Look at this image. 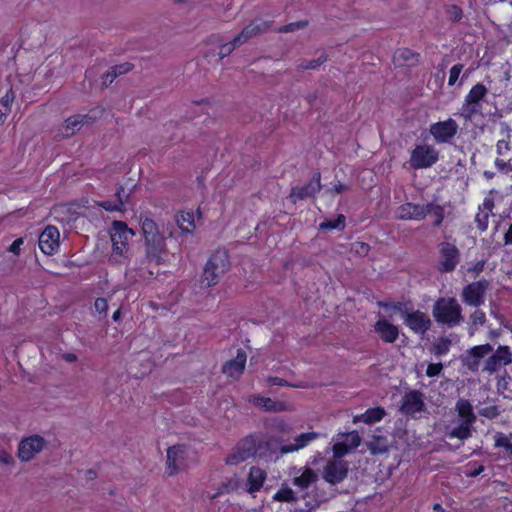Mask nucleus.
Returning <instances> with one entry per match:
<instances>
[{
    "mask_svg": "<svg viewBox=\"0 0 512 512\" xmlns=\"http://www.w3.org/2000/svg\"><path fill=\"white\" fill-rule=\"evenodd\" d=\"M141 229L145 239L146 256L150 262L160 264L166 249L164 236L159 232L158 225L149 217L141 220Z\"/></svg>",
    "mask_w": 512,
    "mask_h": 512,
    "instance_id": "f257e3e1",
    "label": "nucleus"
},
{
    "mask_svg": "<svg viewBox=\"0 0 512 512\" xmlns=\"http://www.w3.org/2000/svg\"><path fill=\"white\" fill-rule=\"evenodd\" d=\"M432 315L435 321L442 326L453 328L462 320V308L454 297H440L433 305Z\"/></svg>",
    "mask_w": 512,
    "mask_h": 512,
    "instance_id": "f03ea898",
    "label": "nucleus"
},
{
    "mask_svg": "<svg viewBox=\"0 0 512 512\" xmlns=\"http://www.w3.org/2000/svg\"><path fill=\"white\" fill-rule=\"evenodd\" d=\"M230 268L229 254L226 250H216L207 260L202 274V281L211 287L219 282V279Z\"/></svg>",
    "mask_w": 512,
    "mask_h": 512,
    "instance_id": "7ed1b4c3",
    "label": "nucleus"
},
{
    "mask_svg": "<svg viewBox=\"0 0 512 512\" xmlns=\"http://www.w3.org/2000/svg\"><path fill=\"white\" fill-rule=\"evenodd\" d=\"M258 450V438L252 433L240 439L232 452L225 458L227 465H237L256 456Z\"/></svg>",
    "mask_w": 512,
    "mask_h": 512,
    "instance_id": "20e7f679",
    "label": "nucleus"
},
{
    "mask_svg": "<svg viewBox=\"0 0 512 512\" xmlns=\"http://www.w3.org/2000/svg\"><path fill=\"white\" fill-rule=\"evenodd\" d=\"M439 160V152L434 146L417 144L410 153L409 167L413 170L427 169L435 165Z\"/></svg>",
    "mask_w": 512,
    "mask_h": 512,
    "instance_id": "39448f33",
    "label": "nucleus"
},
{
    "mask_svg": "<svg viewBox=\"0 0 512 512\" xmlns=\"http://www.w3.org/2000/svg\"><path fill=\"white\" fill-rule=\"evenodd\" d=\"M437 271L440 273L453 272L460 263V251L453 243L443 241L438 244Z\"/></svg>",
    "mask_w": 512,
    "mask_h": 512,
    "instance_id": "423d86ee",
    "label": "nucleus"
},
{
    "mask_svg": "<svg viewBox=\"0 0 512 512\" xmlns=\"http://www.w3.org/2000/svg\"><path fill=\"white\" fill-rule=\"evenodd\" d=\"M268 26L269 24L267 22H251L246 27H244L243 30L237 36H235L231 42L221 45L219 51L220 57L224 58L228 56L236 47L248 41V39H250L252 36L266 31Z\"/></svg>",
    "mask_w": 512,
    "mask_h": 512,
    "instance_id": "0eeeda50",
    "label": "nucleus"
},
{
    "mask_svg": "<svg viewBox=\"0 0 512 512\" xmlns=\"http://www.w3.org/2000/svg\"><path fill=\"white\" fill-rule=\"evenodd\" d=\"M490 286L487 279H480L469 283L463 288L462 300L469 306L480 307L485 302V294Z\"/></svg>",
    "mask_w": 512,
    "mask_h": 512,
    "instance_id": "6e6552de",
    "label": "nucleus"
},
{
    "mask_svg": "<svg viewBox=\"0 0 512 512\" xmlns=\"http://www.w3.org/2000/svg\"><path fill=\"white\" fill-rule=\"evenodd\" d=\"M322 189L321 173L315 172L309 182L304 185L293 186L288 196L291 203L296 204L300 200L315 197Z\"/></svg>",
    "mask_w": 512,
    "mask_h": 512,
    "instance_id": "1a4fd4ad",
    "label": "nucleus"
},
{
    "mask_svg": "<svg viewBox=\"0 0 512 512\" xmlns=\"http://www.w3.org/2000/svg\"><path fill=\"white\" fill-rule=\"evenodd\" d=\"M134 235L125 222L115 221L113 223V233L111 241L113 246V255L123 256L128 250V240Z\"/></svg>",
    "mask_w": 512,
    "mask_h": 512,
    "instance_id": "9d476101",
    "label": "nucleus"
},
{
    "mask_svg": "<svg viewBox=\"0 0 512 512\" xmlns=\"http://www.w3.org/2000/svg\"><path fill=\"white\" fill-rule=\"evenodd\" d=\"M348 474V464L341 460H329L323 467L322 477L331 484L341 483Z\"/></svg>",
    "mask_w": 512,
    "mask_h": 512,
    "instance_id": "9b49d317",
    "label": "nucleus"
},
{
    "mask_svg": "<svg viewBox=\"0 0 512 512\" xmlns=\"http://www.w3.org/2000/svg\"><path fill=\"white\" fill-rule=\"evenodd\" d=\"M38 245L45 255H53L60 246V233L57 227L48 225L39 235Z\"/></svg>",
    "mask_w": 512,
    "mask_h": 512,
    "instance_id": "f8f14e48",
    "label": "nucleus"
},
{
    "mask_svg": "<svg viewBox=\"0 0 512 512\" xmlns=\"http://www.w3.org/2000/svg\"><path fill=\"white\" fill-rule=\"evenodd\" d=\"M425 409V403L422 393L418 390H410L404 394L401 401L400 410L406 416H415Z\"/></svg>",
    "mask_w": 512,
    "mask_h": 512,
    "instance_id": "ddd939ff",
    "label": "nucleus"
},
{
    "mask_svg": "<svg viewBox=\"0 0 512 512\" xmlns=\"http://www.w3.org/2000/svg\"><path fill=\"white\" fill-rule=\"evenodd\" d=\"M45 444L43 437L32 435L23 439L18 446V457L22 461L31 460L36 453L40 452Z\"/></svg>",
    "mask_w": 512,
    "mask_h": 512,
    "instance_id": "4468645a",
    "label": "nucleus"
},
{
    "mask_svg": "<svg viewBox=\"0 0 512 512\" xmlns=\"http://www.w3.org/2000/svg\"><path fill=\"white\" fill-rule=\"evenodd\" d=\"M512 362V354L508 346H499L485 361L484 369L490 373L498 371L502 366Z\"/></svg>",
    "mask_w": 512,
    "mask_h": 512,
    "instance_id": "2eb2a0df",
    "label": "nucleus"
},
{
    "mask_svg": "<svg viewBox=\"0 0 512 512\" xmlns=\"http://www.w3.org/2000/svg\"><path fill=\"white\" fill-rule=\"evenodd\" d=\"M404 323L416 334H425L431 327L430 318L424 312L419 310L407 313Z\"/></svg>",
    "mask_w": 512,
    "mask_h": 512,
    "instance_id": "dca6fc26",
    "label": "nucleus"
},
{
    "mask_svg": "<svg viewBox=\"0 0 512 512\" xmlns=\"http://www.w3.org/2000/svg\"><path fill=\"white\" fill-rule=\"evenodd\" d=\"M426 204L406 202L396 210V218L399 220L422 221L425 219Z\"/></svg>",
    "mask_w": 512,
    "mask_h": 512,
    "instance_id": "f3484780",
    "label": "nucleus"
},
{
    "mask_svg": "<svg viewBox=\"0 0 512 512\" xmlns=\"http://www.w3.org/2000/svg\"><path fill=\"white\" fill-rule=\"evenodd\" d=\"M374 331L384 343H394L400 334L398 326L385 318H380L375 322Z\"/></svg>",
    "mask_w": 512,
    "mask_h": 512,
    "instance_id": "a211bd4d",
    "label": "nucleus"
},
{
    "mask_svg": "<svg viewBox=\"0 0 512 512\" xmlns=\"http://www.w3.org/2000/svg\"><path fill=\"white\" fill-rule=\"evenodd\" d=\"M246 360V352L239 349L235 358L224 363L222 372L231 378L238 379L244 373Z\"/></svg>",
    "mask_w": 512,
    "mask_h": 512,
    "instance_id": "6ab92c4d",
    "label": "nucleus"
},
{
    "mask_svg": "<svg viewBox=\"0 0 512 512\" xmlns=\"http://www.w3.org/2000/svg\"><path fill=\"white\" fill-rule=\"evenodd\" d=\"M103 110L93 108L86 114H75L65 120L64 128H76L94 124L102 116Z\"/></svg>",
    "mask_w": 512,
    "mask_h": 512,
    "instance_id": "aec40b11",
    "label": "nucleus"
},
{
    "mask_svg": "<svg viewBox=\"0 0 512 512\" xmlns=\"http://www.w3.org/2000/svg\"><path fill=\"white\" fill-rule=\"evenodd\" d=\"M319 436L320 433L314 431L301 433L294 437V443L282 445L280 447V452L282 454H288L299 451L300 449L310 445V443L319 438Z\"/></svg>",
    "mask_w": 512,
    "mask_h": 512,
    "instance_id": "412c9836",
    "label": "nucleus"
},
{
    "mask_svg": "<svg viewBox=\"0 0 512 512\" xmlns=\"http://www.w3.org/2000/svg\"><path fill=\"white\" fill-rule=\"evenodd\" d=\"M185 454L184 445H173L167 449V474L173 475L180 469V463Z\"/></svg>",
    "mask_w": 512,
    "mask_h": 512,
    "instance_id": "4be33fe9",
    "label": "nucleus"
},
{
    "mask_svg": "<svg viewBox=\"0 0 512 512\" xmlns=\"http://www.w3.org/2000/svg\"><path fill=\"white\" fill-rule=\"evenodd\" d=\"M267 478L265 470L258 466H251L247 477V491L249 493H256L261 490Z\"/></svg>",
    "mask_w": 512,
    "mask_h": 512,
    "instance_id": "5701e85b",
    "label": "nucleus"
},
{
    "mask_svg": "<svg viewBox=\"0 0 512 512\" xmlns=\"http://www.w3.org/2000/svg\"><path fill=\"white\" fill-rule=\"evenodd\" d=\"M455 410L461 421L470 423L476 422L477 418L469 400L460 398L455 404Z\"/></svg>",
    "mask_w": 512,
    "mask_h": 512,
    "instance_id": "b1692460",
    "label": "nucleus"
},
{
    "mask_svg": "<svg viewBox=\"0 0 512 512\" xmlns=\"http://www.w3.org/2000/svg\"><path fill=\"white\" fill-rule=\"evenodd\" d=\"M350 444H346L343 441H337L332 447L334 458L340 459L349 453L352 449H356L361 442L359 435H353L350 437Z\"/></svg>",
    "mask_w": 512,
    "mask_h": 512,
    "instance_id": "393cba45",
    "label": "nucleus"
},
{
    "mask_svg": "<svg viewBox=\"0 0 512 512\" xmlns=\"http://www.w3.org/2000/svg\"><path fill=\"white\" fill-rule=\"evenodd\" d=\"M386 415V411L383 407L368 408L364 413L356 416L355 421H360L365 424H374L380 422Z\"/></svg>",
    "mask_w": 512,
    "mask_h": 512,
    "instance_id": "a878e982",
    "label": "nucleus"
},
{
    "mask_svg": "<svg viewBox=\"0 0 512 512\" xmlns=\"http://www.w3.org/2000/svg\"><path fill=\"white\" fill-rule=\"evenodd\" d=\"M176 222L184 234H192L196 228L193 211H181L176 217Z\"/></svg>",
    "mask_w": 512,
    "mask_h": 512,
    "instance_id": "bb28decb",
    "label": "nucleus"
},
{
    "mask_svg": "<svg viewBox=\"0 0 512 512\" xmlns=\"http://www.w3.org/2000/svg\"><path fill=\"white\" fill-rule=\"evenodd\" d=\"M122 193H124V188L120 186L116 191V200H104L98 202V206L103 208L108 212H120L124 209V202L122 200Z\"/></svg>",
    "mask_w": 512,
    "mask_h": 512,
    "instance_id": "cd10ccee",
    "label": "nucleus"
},
{
    "mask_svg": "<svg viewBox=\"0 0 512 512\" xmlns=\"http://www.w3.org/2000/svg\"><path fill=\"white\" fill-rule=\"evenodd\" d=\"M317 480V473L311 468H305L300 476L294 478L293 483L301 489H307Z\"/></svg>",
    "mask_w": 512,
    "mask_h": 512,
    "instance_id": "c85d7f7f",
    "label": "nucleus"
},
{
    "mask_svg": "<svg viewBox=\"0 0 512 512\" xmlns=\"http://www.w3.org/2000/svg\"><path fill=\"white\" fill-rule=\"evenodd\" d=\"M429 214L434 218L433 226L440 227L445 218L444 206L433 202L427 203L425 208V217Z\"/></svg>",
    "mask_w": 512,
    "mask_h": 512,
    "instance_id": "c756f323",
    "label": "nucleus"
},
{
    "mask_svg": "<svg viewBox=\"0 0 512 512\" xmlns=\"http://www.w3.org/2000/svg\"><path fill=\"white\" fill-rule=\"evenodd\" d=\"M473 425L474 423L461 421L458 426L448 433V436L462 441L467 440L472 436Z\"/></svg>",
    "mask_w": 512,
    "mask_h": 512,
    "instance_id": "7c9ffc66",
    "label": "nucleus"
},
{
    "mask_svg": "<svg viewBox=\"0 0 512 512\" xmlns=\"http://www.w3.org/2000/svg\"><path fill=\"white\" fill-rule=\"evenodd\" d=\"M255 404L269 412H281L286 409L284 402L275 401L269 397H257Z\"/></svg>",
    "mask_w": 512,
    "mask_h": 512,
    "instance_id": "2f4dec72",
    "label": "nucleus"
},
{
    "mask_svg": "<svg viewBox=\"0 0 512 512\" xmlns=\"http://www.w3.org/2000/svg\"><path fill=\"white\" fill-rule=\"evenodd\" d=\"M488 89L482 83H477L471 87L468 94L465 96L466 102L481 103L487 95Z\"/></svg>",
    "mask_w": 512,
    "mask_h": 512,
    "instance_id": "473e14b6",
    "label": "nucleus"
},
{
    "mask_svg": "<svg viewBox=\"0 0 512 512\" xmlns=\"http://www.w3.org/2000/svg\"><path fill=\"white\" fill-rule=\"evenodd\" d=\"M346 227V217L343 214H339L336 219L333 220H325L320 223V230L329 231V230H339L343 231Z\"/></svg>",
    "mask_w": 512,
    "mask_h": 512,
    "instance_id": "72a5a7b5",
    "label": "nucleus"
},
{
    "mask_svg": "<svg viewBox=\"0 0 512 512\" xmlns=\"http://www.w3.org/2000/svg\"><path fill=\"white\" fill-rule=\"evenodd\" d=\"M482 110L481 103L464 102L461 108V115L466 120H472L476 115H480Z\"/></svg>",
    "mask_w": 512,
    "mask_h": 512,
    "instance_id": "f704fd0d",
    "label": "nucleus"
},
{
    "mask_svg": "<svg viewBox=\"0 0 512 512\" xmlns=\"http://www.w3.org/2000/svg\"><path fill=\"white\" fill-rule=\"evenodd\" d=\"M272 430H273V432H275L279 435L280 440H284L285 437H287V438L291 437L293 428L289 423L280 419V420H276L272 424Z\"/></svg>",
    "mask_w": 512,
    "mask_h": 512,
    "instance_id": "c9c22d12",
    "label": "nucleus"
},
{
    "mask_svg": "<svg viewBox=\"0 0 512 512\" xmlns=\"http://www.w3.org/2000/svg\"><path fill=\"white\" fill-rule=\"evenodd\" d=\"M437 143H450L457 134L458 130H429Z\"/></svg>",
    "mask_w": 512,
    "mask_h": 512,
    "instance_id": "e433bc0d",
    "label": "nucleus"
},
{
    "mask_svg": "<svg viewBox=\"0 0 512 512\" xmlns=\"http://www.w3.org/2000/svg\"><path fill=\"white\" fill-rule=\"evenodd\" d=\"M494 447L495 448H503L510 459H512V442L510 439L501 432H497L494 436Z\"/></svg>",
    "mask_w": 512,
    "mask_h": 512,
    "instance_id": "4c0bfd02",
    "label": "nucleus"
},
{
    "mask_svg": "<svg viewBox=\"0 0 512 512\" xmlns=\"http://www.w3.org/2000/svg\"><path fill=\"white\" fill-rule=\"evenodd\" d=\"M451 346V340L447 337L439 338L433 347V352L436 356H444L446 355Z\"/></svg>",
    "mask_w": 512,
    "mask_h": 512,
    "instance_id": "58836bf2",
    "label": "nucleus"
},
{
    "mask_svg": "<svg viewBox=\"0 0 512 512\" xmlns=\"http://www.w3.org/2000/svg\"><path fill=\"white\" fill-rule=\"evenodd\" d=\"M327 61V55L325 53L321 54L317 59L303 61L299 64V70H314L320 67Z\"/></svg>",
    "mask_w": 512,
    "mask_h": 512,
    "instance_id": "ea45409f",
    "label": "nucleus"
},
{
    "mask_svg": "<svg viewBox=\"0 0 512 512\" xmlns=\"http://www.w3.org/2000/svg\"><path fill=\"white\" fill-rule=\"evenodd\" d=\"M418 56H419L418 53L414 52L413 50H411L409 48H400L395 52L394 58L397 61L402 60L404 62H408L411 60L417 61Z\"/></svg>",
    "mask_w": 512,
    "mask_h": 512,
    "instance_id": "a19ab883",
    "label": "nucleus"
},
{
    "mask_svg": "<svg viewBox=\"0 0 512 512\" xmlns=\"http://www.w3.org/2000/svg\"><path fill=\"white\" fill-rule=\"evenodd\" d=\"M15 100V93L12 88H10L5 95L0 99V109L4 112H11L12 104Z\"/></svg>",
    "mask_w": 512,
    "mask_h": 512,
    "instance_id": "79ce46f5",
    "label": "nucleus"
},
{
    "mask_svg": "<svg viewBox=\"0 0 512 512\" xmlns=\"http://www.w3.org/2000/svg\"><path fill=\"white\" fill-rule=\"evenodd\" d=\"M492 350H493V347L487 343V344L476 345V346L472 347L470 350V354L475 359H481V358L485 357L486 355H488L490 352H492Z\"/></svg>",
    "mask_w": 512,
    "mask_h": 512,
    "instance_id": "37998d69",
    "label": "nucleus"
},
{
    "mask_svg": "<svg viewBox=\"0 0 512 512\" xmlns=\"http://www.w3.org/2000/svg\"><path fill=\"white\" fill-rule=\"evenodd\" d=\"M446 15L449 20L452 22H459L463 17V10L458 5H448L446 6Z\"/></svg>",
    "mask_w": 512,
    "mask_h": 512,
    "instance_id": "c03bdc74",
    "label": "nucleus"
},
{
    "mask_svg": "<svg viewBox=\"0 0 512 512\" xmlns=\"http://www.w3.org/2000/svg\"><path fill=\"white\" fill-rule=\"evenodd\" d=\"M274 499L280 502H292L295 500V495L291 488H281L275 493Z\"/></svg>",
    "mask_w": 512,
    "mask_h": 512,
    "instance_id": "a18cd8bd",
    "label": "nucleus"
},
{
    "mask_svg": "<svg viewBox=\"0 0 512 512\" xmlns=\"http://www.w3.org/2000/svg\"><path fill=\"white\" fill-rule=\"evenodd\" d=\"M489 216L487 211H478V213L475 216V222L477 224L478 229L481 232H484L488 228L489 223Z\"/></svg>",
    "mask_w": 512,
    "mask_h": 512,
    "instance_id": "49530a36",
    "label": "nucleus"
},
{
    "mask_svg": "<svg viewBox=\"0 0 512 512\" xmlns=\"http://www.w3.org/2000/svg\"><path fill=\"white\" fill-rule=\"evenodd\" d=\"M464 68L463 64H455L449 71L448 85L454 86L459 79V76Z\"/></svg>",
    "mask_w": 512,
    "mask_h": 512,
    "instance_id": "de8ad7c7",
    "label": "nucleus"
},
{
    "mask_svg": "<svg viewBox=\"0 0 512 512\" xmlns=\"http://www.w3.org/2000/svg\"><path fill=\"white\" fill-rule=\"evenodd\" d=\"M308 24L307 21H297V22H291L284 26H281L278 28V32L281 33H288V32H294L298 29L306 27Z\"/></svg>",
    "mask_w": 512,
    "mask_h": 512,
    "instance_id": "09e8293b",
    "label": "nucleus"
},
{
    "mask_svg": "<svg viewBox=\"0 0 512 512\" xmlns=\"http://www.w3.org/2000/svg\"><path fill=\"white\" fill-rule=\"evenodd\" d=\"M479 413H480V415H482L488 419H493L500 414V410H499L498 406L490 405V406H486L483 409H481Z\"/></svg>",
    "mask_w": 512,
    "mask_h": 512,
    "instance_id": "8fccbe9b",
    "label": "nucleus"
},
{
    "mask_svg": "<svg viewBox=\"0 0 512 512\" xmlns=\"http://www.w3.org/2000/svg\"><path fill=\"white\" fill-rule=\"evenodd\" d=\"M111 69L113 72V77H117V76L124 75V74L128 73L129 71H131L133 69V65L131 63L127 62V63H123L120 65H115Z\"/></svg>",
    "mask_w": 512,
    "mask_h": 512,
    "instance_id": "3c124183",
    "label": "nucleus"
},
{
    "mask_svg": "<svg viewBox=\"0 0 512 512\" xmlns=\"http://www.w3.org/2000/svg\"><path fill=\"white\" fill-rule=\"evenodd\" d=\"M443 370L442 363H429L426 369V375L430 378L438 376Z\"/></svg>",
    "mask_w": 512,
    "mask_h": 512,
    "instance_id": "603ef678",
    "label": "nucleus"
},
{
    "mask_svg": "<svg viewBox=\"0 0 512 512\" xmlns=\"http://www.w3.org/2000/svg\"><path fill=\"white\" fill-rule=\"evenodd\" d=\"M471 320L474 325H483L486 321V315L482 310H475L471 314Z\"/></svg>",
    "mask_w": 512,
    "mask_h": 512,
    "instance_id": "864d4df0",
    "label": "nucleus"
},
{
    "mask_svg": "<svg viewBox=\"0 0 512 512\" xmlns=\"http://www.w3.org/2000/svg\"><path fill=\"white\" fill-rule=\"evenodd\" d=\"M23 243L24 239L22 237L15 239L9 246L8 251L13 253L14 255H19Z\"/></svg>",
    "mask_w": 512,
    "mask_h": 512,
    "instance_id": "5fc2aeb1",
    "label": "nucleus"
},
{
    "mask_svg": "<svg viewBox=\"0 0 512 512\" xmlns=\"http://www.w3.org/2000/svg\"><path fill=\"white\" fill-rule=\"evenodd\" d=\"M95 309L97 312L106 313L108 310V303L105 298H97L94 303Z\"/></svg>",
    "mask_w": 512,
    "mask_h": 512,
    "instance_id": "6e6d98bb",
    "label": "nucleus"
},
{
    "mask_svg": "<svg viewBox=\"0 0 512 512\" xmlns=\"http://www.w3.org/2000/svg\"><path fill=\"white\" fill-rule=\"evenodd\" d=\"M355 251L360 255H367L370 251V245L365 242H356Z\"/></svg>",
    "mask_w": 512,
    "mask_h": 512,
    "instance_id": "4d7b16f0",
    "label": "nucleus"
},
{
    "mask_svg": "<svg viewBox=\"0 0 512 512\" xmlns=\"http://www.w3.org/2000/svg\"><path fill=\"white\" fill-rule=\"evenodd\" d=\"M194 107H199L201 110H206V113L208 114V110L212 109V104L208 99H202L200 101H193L192 102Z\"/></svg>",
    "mask_w": 512,
    "mask_h": 512,
    "instance_id": "13d9d810",
    "label": "nucleus"
},
{
    "mask_svg": "<svg viewBox=\"0 0 512 512\" xmlns=\"http://www.w3.org/2000/svg\"><path fill=\"white\" fill-rule=\"evenodd\" d=\"M494 202L492 199L485 198L483 203L479 206V211H487L488 214L492 213Z\"/></svg>",
    "mask_w": 512,
    "mask_h": 512,
    "instance_id": "bf43d9fd",
    "label": "nucleus"
},
{
    "mask_svg": "<svg viewBox=\"0 0 512 512\" xmlns=\"http://www.w3.org/2000/svg\"><path fill=\"white\" fill-rule=\"evenodd\" d=\"M430 128H458V126L454 120L450 119L447 122L434 123Z\"/></svg>",
    "mask_w": 512,
    "mask_h": 512,
    "instance_id": "052dcab7",
    "label": "nucleus"
},
{
    "mask_svg": "<svg viewBox=\"0 0 512 512\" xmlns=\"http://www.w3.org/2000/svg\"><path fill=\"white\" fill-rule=\"evenodd\" d=\"M348 186L345 185V184H342V183H338V184H335L330 190H329V193L332 195V196H335L337 194H340L342 193L343 191L345 190H348Z\"/></svg>",
    "mask_w": 512,
    "mask_h": 512,
    "instance_id": "680f3d73",
    "label": "nucleus"
},
{
    "mask_svg": "<svg viewBox=\"0 0 512 512\" xmlns=\"http://www.w3.org/2000/svg\"><path fill=\"white\" fill-rule=\"evenodd\" d=\"M115 78L116 77H113V72L111 70L103 75V77H102L103 84L104 85L111 84Z\"/></svg>",
    "mask_w": 512,
    "mask_h": 512,
    "instance_id": "e2e57ef3",
    "label": "nucleus"
},
{
    "mask_svg": "<svg viewBox=\"0 0 512 512\" xmlns=\"http://www.w3.org/2000/svg\"><path fill=\"white\" fill-rule=\"evenodd\" d=\"M63 360L66 362H75L77 360V355L74 353H65L62 355Z\"/></svg>",
    "mask_w": 512,
    "mask_h": 512,
    "instance_id": "0e129e2a",
    "label": "nucleus"
},
{
    "mask_svg": "<svg viewBox=\"0 0 512 512\" xmlns=\"http://www.w3.org/2000/svg\"><path fill=\"white\" fill-rule=\"evenodd\" d=\"M505 243L512 244V224L509 226L507 232L504 235Z\"/></svg>",
    "mask_w": 512,
    "mask_h": 512,
    "instance_id": "69168bd1",
    "label": "nucleus"
},
{
    "mask_svg": "<svg viewBox=\"0 0 512 512\" xmlns=\"http://www.w3.org/2000/svg\"><path fill=\"white\" fill-rule=\"evenodd\" d=\"M483 471H484V466L479 465L476 469H474L473 471H471L469 473V476L476 477V476L480 475Z\"/></svg>",
    "mask_w": 512,
    "mask_h": 512,
    "instance_id": "338daca9",
    "label": "nucleus"
},
{
    "mask_svg": "<svg viewBox=\"0 0 512 512\" xmlns=\"http://www.w3.org/2000/svg\"><path fill=\"white\" fill-rule=\"evenodd\" d=\"M432 512H447L440 503H435L433 505V511Z\"/></svg>",
    "mask_w": 512,
    "mask_h": 512,
    "instance_id": "774afa93",
    "label": "nucleus"
}]
</instances>
